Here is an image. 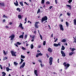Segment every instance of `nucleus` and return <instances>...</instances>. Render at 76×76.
<instances>
[{
	"label": "nucleus",
	"mask_w": 76,
	"mask_h": 76,
	"mask_svg": "<svg viewBox=\"0 0 76 76\" xmlns=\"http://www.w3.org/2000/svg\"><path fill=\"white\" fill-rule=\"evenodd\" d=\"M10 53L12 56H14V57H16V55L15 54V53H14V51L12 50L10 51Z\"/></svg>",
	"instance_id": "39448f33"
},
{
	"label": "nucleus",
	"mask_w": 76,
	"mask_h": 76,
	"mask_svg": "<svg viewBox=\"0 0 76 76\" xmlns=\"http://www.w3.org/2000/svg\"><path fill=\"white\" fill-rule=\"evenodd\" d=\"M41 39H42V36L41 35H40L39 36Z\"/></svg>",
	"instance_id": "37998d69"
},
{
	"label": "nucleus",
	"mask_w": 76,
	"mask_h": 76,
	"mask_svg": "<svg viewBox=\"0 0 76 76\" xmlns=\"http://www.w3.org/2000/svg\"><path fill=\"white\" fill-rule=\"evenodd\" d=\"M61 53L63 57H65V56H66V54L65 53H64V51L61 50Z\"/></svg>",
	"instance_id": "0eeeda50"
},
{
	"label": "nucleus",
	"mask_w": 76,
	"mask_h": 76,
	"mask_svg": "<svg viewBox=\"0 0 76 76\" xmlns=\"http://www.w3.org/2000/svg\"><path fill=\"white\" fill-rule=\"evenodd\" d=\"M35 36H34V35H33V37H31V39H35Z\"/></svg>",
	"instance_id": "a19ab883"
},
{
	"label": "nucleus",
	"mask_w": 76,
	"mask_h": 76,
	"mask_svg": "<svg viewBox=\"0 0 76 76\" xmlns=\"http://www.w3.org/2000/svg\"><path fill=\"white\" fill-rule=\"evenodd\" d=\"M34 34H36V33H37V31H36V30L35 31H34Z\"/></svg>",
	"instance_id": "69168bd1"
},
{
	"label": "nucleus",
	"mask_w": 76,
	"mask_h": 76,
	"mask_svg": "<svg viewBox=\"0 0 76 76\" xmlns=\"http://www.w3.org/2000/svg\"><path fill=\"white\" fill-rule=\"evenodd\" d=\"M7 57H5L4 58H3V60L4 61V60H7Z\"/></svg>",
	"instance_id": "4be33fe9"
},
{
	"label": "nucleus",
	"mask_w": 76,
	"mask_h": 76,
	"mask_svg": "<svg viewBox=\"0 0 76 76\" xmlns=\"http://www.w3.org/2000/svg\"><path fill=\"white\" fill-rule=\"evenodd\" d=\"M18 19H21L22 18V16L20 15H18Z\"/></svg>",
	"instance_id": "5701e85b"
},
{
	"label": "nucleus",
	"mask_w": 76,
	"mask_h": 76,
	"mask_svg": "<svg viewBox=\"0 0 76 76\" xmlns=\"http://www.w3.org/2000/svg\"><path fill=\"white\" fill-rule=\"evenodd\" d=\"M58 45V46H60L61 44H60V42H58V43L57 44Z\"/></svg>",
	"instance_id": "3c124183"
},
{
	"label": "nucleus",
	"mask_w": 76,
	"mask_h": 76,
	"mask_svg": "<svg viewBox=\"0 0 76 76\" xmlns=\"http://www.w3.org/2000/svg\"><path fill=\"white\" fill-rule=\"evenodd\" d=\"M9 25H12V22H10L9 23Z\"/></svg>",
	"instance_id": "774afa93"
},
{
	"label": "nucleus",
	"mask_w": 76,
	"mask_h": 76,
	"mask_svg": "<svg viewBox=\"0 0 76 76\" xmlns=\"http://www.w3.org/2000/svg\"><path fill=\"white\" fill-rule=\"evenodd\" d=\"M19 38H22L23 39V35H20L19 37Z\"/></svg>",
	"instance_id": "dca6fc26"
},
{
	"label": "nucleus",
	"mask_w": 76,
	"mask_h": 76,
	"mask_svg": "<svg viewBox=\"0 0 76 76\" xmlns=\"http://www.w3.org/2000/svg\"><path fill=\"white\" fill-rule=\"evenodd\" d=\"M36 57L37 58H38V57H39V55H38V53H37V54L36 55Z\"/></svg>",
	"instance_id": "603ef678"
},
{
	"label": "nucleus",
	"mask_w": 76,
	"mask_h": 76,
	"mask_svg": "<svg viewBox=\"0 0 76 76\" xmlns=\"http://www.w3.org/2000/svg\"><path fill=\"white\" fill-rule=\"evenodd\" d=\"M3 17H4V18H7V17L6 16H5V15H3Z\"/></svg>",
	"instance_id": "5fc2aeb1"
},
{
	"label": "nucleus",
	"mask_w": 76,
	"mask_h": 76,
	"mask_svg": "<svg viewBox=\"0 0 76 76\" xmlns=\"http://www.w3.org/2000/svg\"><path fill=\"white\" fill-rule=\"evenodd\" d=\"M25 66V62H23L22 65L20 66V69H22V68H23Z\"/></svg>",
	"instance_id": "423d86ee"
},
{
	"label": "nucleus",
	"mask_w": 76,
	"mask_h": 76,
	"mask_svg": "<svg viewBox=\"0 0 76 76\" xmlns=\"http://www.w3.org/2000/svg\"><path fill=\"white\" fill-rule=\"evenodd\" d=\"M0 6H2V7H4L5 6V4L3 2L0 3Z\"/></svg>",
	"instance_id": "1a4fd4ad"
},
{
	"label": "nucleus",
	"mask_w": 76,
	"mask_h": 76,
	"mask_svg": "<svg viewBox=\"0 0 76 76\" xmlns=\"http://www.w3.org/2000/svg\"><path fill=\"white\" fill-rule=\"evenodd\" d=\"M17 10L19 12H20V8H17Z\"/></svg>",
	"instance_id": "a878e982"
},
{
	"label": "nucleus",
	"mask_w": 76,
	"mask_h": 76,
	"mask_svg": "<svg viewBox=\"0 0 76 76\" xmlns=\"http://www.w3.org/2000/svg\"><path fill=\"white\" fill-rule=\"evenodd\" d=\"M45 44H46V42L45 41H44L43 43V44L44 45H45Z\"/></svg>",
	"instance_id": "473e14b6"
},
{
	"label": "nucleus",
	"mask_w": 76,
	"mask_h": 76,
	"mask_svg": "<svg viewBox=\"0 0 76 76\" xmlns=\"http://www.w3.org/2000/svg\"><path fill=\"white\" fill-rule=\"evenodd\" d=\"M39 56H42V53H38Z\"/></svg>",
	"instance_id": "393cba45"
},
{
	"label": "nucleus",
	"mask_w": 76,
	"mask_h": 76,
	"mask_svg": "<svg viewBox=\"0 0 76 76\" xmlns=\"http://www.w3.org/2000/svg\"><path fill=\"white\" fill-rule=\"evenodd\" d=\"M28 37V35H26L25 36V37H24V39H26V38H27V37Z\"/></svg>",
	"instance_id": "7c9ffc66"
},
{
	"label": "nucleus",
	"mask_w": 76,
	"mask_h": 76,
	"mask_svg": "<svg viewBox=\"0 0 76 76\" xmlns=\"http://www.w3.org/2000/svg\"><path fill=\"white\" fill-rule=\"evenodd\" d=\"M27 20V18L26 17L25 18V22H26Z\"/></svg>",
	"instance_id": "052dcab7"
},
{
	"label": "nucleus",
	"mask_w": 76,
	"mask_h": 76,
	"mask_svg": "<svg viewBox=\"0 0 76 76\" xmlns=\"http://www.w3.org/2000/svg\"><path fill=\"white\" fill-rule=\"evenodd\" d=\"M62 15H63V14H60V15H59V17H61V16H62Z\"/></svg>",
	"instance_id": "e2e57ef3"
},
{
	"label": "nucleus",
	"mask_w": 76,
	"mask_h": 76,
	"mask_svg": "<svg viewBox=\"0 0 76 76\" xmlns=\"http://www.w3.org/2000/svg\"><path fill=\"white\" fill-rule=\"evenodd\" d=\"M20 60H21V61L19 63V64H22V63H23V61H24V60L22 59V58H20Z\"/></svg>",
	"instance_id": "f8f14e48"
},
{
	"label": "nucleus",
	"mask_w": 76,
	"mask_h": 76,
	"mask_svg": "<svg viewBox=\"0 0 76 76\" xmlns=\"http://www.w3.org/2000/svg\"><path fill=\"white\" fill-rule=\"evenodd\" d=\"M31 42H34V39H32L31 40Z\"/></svg>",
	"instance_id": "338daca9"
},
{
	"label": "nucleus",
	"mask_w": 76,
	"mask_h": 76,
	"mask_svg": "<svg viewBox=\"0 0 76 76\" xmlns=\"http://www.w3.org/2000/svg\"><path fill=\"white\" fill-rule=\"evenodd\" d=\"M42 47V46L41 45H39L38 46V48H41Z\"/></svg>",
	"instance_id": "de8ad7c7"
},
{
	"label": "nucleus",
	"mask_w": 76,
	"mask_h": 76,
	"mask_svg": "<svg viewBox=\"0 0 76 76\" xmlns=\"http://www.w3.org/2000/svg\"><path fill=\"white\" fill-rule=\"evenodd\" d=\"M35 28H37V29H38V26H34Z\"/></svg>",
	"instance_id": "09e8293b"
},
{
	"label": "nucleus",
	"mask_w": 76,
	"mask_h": 76,
	"mask_svg": "<svg viewBox=\"0 0 76 76\" xmlns=\"http://www.w3.org/2000/svg\"><path fill=\"white\" fill-rule=\"evenodd\" d=\"M67 15H68V16H70V15H70L69 12H68L67 13Z\"/></svg>",
	"instance_id": "864d4df0"
},
{
	"label": "nucleus",
	"mask_w": 76,
	"mask_h": 76,
	"mask_svg": "<svg viewBox=\"0 0 76 76\" xmlns=\"http://www.w3.org/2000/svg\"><path fill=\"white\" fill-rule=\"evenodd\" d=\"M55 2L56 4H57V3H58V2H57V0H55Z\"/></svg>",
	"instance_id": "680f3d73"
},
{
	"label": "nucleus",
	"mask_w": 76,
	"mask_h": 76,
	"mask_svg": "<svg viewBox=\"0 0 76 76\" xmlns=\"http://www.w3.org/2000/svg\"><path fill=\"white\" fill-rule=\"evenodd\" d=\"M53 45L54 46V47H58V45H57V44H56V43H54L53 44Z\"/></svg>",
	"instance_id": "b1692460"
},
{
	"label": "nucleus",
	"mask_w": 76,
	"mask_h": 76,
	"mask_svg": "<svg viewBox=\"0 0 76 76\" xmlns=\"http://www.w3.org/2000/svg\"><path fill=\"white\" fill-rule=\"evenodd\" d=\"M53 57H50L49 58L50 61L49 62V63L50 65H52V64H53Z\"/></svg>",
	"instance_id": "7ed1b4c3"
},
{
	"label": "nucleus",
	"mask_w": 76,
	"mask_h": 76,
	"mask_svg": "<svg viewBox=\"0 0 76 76\" xmlns=\"http://www.w3.org/2000/svg\"><path fill=\"white\" fill-rule=\"evenodd\" d=\"M21 58H25V56H23L22 55H21Z\"/></svg>",
	"instance_id": "412c9836"
},
{
	"label": "nucleus",
	"mask_w": 76,
	"mask_h": 76,
	"mask_svg": "<svg viewBox=\"0 0 76 76\" xmlns=\"http://www.w3.org/2000/svg\"><path fill=\"white\" fill-rule=\"evenodd\" d=\"M65 49V47H64V46H63V45L62 46V47H61V50H64Z\"/></svg>",
	"instance_id": "4468645a"
},
{
	"label": "nucleus",
	"mask_w": 76,
	"mask_h": 76,
	"mask_svg": "<svg viewBox=\"0 0 76 76\" xmlns=\"http://www.w3.org/2000/svg\"><path fill=\"white\" fill-rule=\"evenodd\" d=\"M53 8V6H50V7H49V9H51V8Z\"/></svg>",
	"instance_id": "bf43d9fd"
},
{
	"label": "nucleus",
	"mask_w": 76,
	"mask_h": 76,
	"mask_svg": "<svg viewBox=\"0 0 76 76\" xmlns=\"http://www.w3.org/2000/svg\"><path fill=\"white\" fill-rule=\"evenodd\" d=\"M39 23V22H36L35 23L34 26H37L38 25V23Z\"/></svg>",
	"instance_id": "c85d7f7f"
},
{
	"label": "nucleus",
	"mask_w": 76,
	"mask_h": 76,
	"mask_svg": "<svg viewBox=\"0 0 76 76\" xmlns=\"http://www.w3.org/2000/svg\"><path fill=\"white\" fill-rule=\"evenodd\" d=\"M48 51H49V52H50L51 53L53 52V50H52L51 48H48Z\"/></svg>",
	"instance_id": "9d476101"
},
{
	"label": "nucleus",
	"mask_w": 76,
	"mask_h": 76,
	"mask_svg": "<svg viewBox=\"0 0 76 76\" xmlns=\"http://www.w3.org/2000/svg\"><path fill=\"white\" fill-rule=\"evenodd\" d=\"M59 27L60 28V30L62 31H64V28H63V25L59 24Z\"/></svg>",
	"instance_id": "20e7f679"
},
{
	"label": "nucleus",
	"mask_w": 76,
	"mask_h": 76,
	"mask_svg": "<svg viewBox=\"0 0 76 76\" xmlns=\"http://www.w3.org/2000/svg\"><path fill=\"white\" fill-rule=\"evenodd\" d=\"M34 74L36 75V76H38V73H37V70H34Z\"/></svg>",
	"instance_id": "9b49d317"
},
{
	"label": "nucleus",
	"mask_w": 76,
	"mask_h": 76,
	"mask_svg": "<svg viewBox=\"0 0 76 76\" xmlns=\"http://www.w3.org/2000/svg\"><path fill=\"white\" fill-rule=\"evenodd\" d=\"M74 24L75 25H76V20L75 19L73 20Z\"/></svg>",
	"instance_id": "2eb2a0df"
},
{
	"label": "nucleus",
	"mask_w": 76,
	"mask_h": 76,
	"mask_svg": "<svg viewBox=\"0 0 76 76\" xmlns=\"http://www.w3.org/2000/svg\"><path fill=\"white\" fill-rule=\"evenodd\" d=\"M40 12V9H39L37 12V14H38Z\"/></svg>",
	"instance_id": "4c0bfd02"
},
{
	"label": "nucleus",
	"mask_w": 76,
	"mask_h": 76,
	"mask_svg": "<svg viewBox=\"0 0 76 76\" xmlns=\"http://www.w3.org/2000/svg\"><path fill=\"white\" fill-rule=\"evenodd\" d=\"M15 37V35L14 34H12V35L11 36V37L12 38H14Z\"/></svg>",
	"instance_id": "c756f323"
},
{
	"label": "nucleus",
	"mask_w": 76,
	"mask_h": 76,
	"mask_svg": "<svg viewBox=\"0 0 76 76\" xmlns=\"http://www.w3.org/2000/svg\"><path fill=\"white\" fill-rule=\"evenodd\" d=\"M57 41H58V39L57 38L54 41V42H57Z\"/></svg>",
	"instance_id": "4d7b16f0"
},
{
	"label": "nucleus",
	"mask_w": 76,
	"mask_h": 76,
	"mask_svg": "<svg viewBox=\"0 0 76 76\" xmlns=\"http://www.w3.org/2000/svg\"><path fill=\"white\" fill-rule=\"evenodd\" d=\"M46 56L47 57V58H48L49 57V56L48 55V53H46Z\"/></svg>",
	"instance_id": "8fccbe9b"
},
{
	"label": "nucleus",
	"mask_w": 76,
	"mask_h": 76,
	"mask_svg": "<svg viewBox=\"0 0 76 76\" xmlns=\"http://www.w3.org/2000/svg\"><path fill=\"white\" fill-rule=\"evenodd\" d=\"M66 24L67 27H69V23H68V22L66 21Z\"/></svg>",
	"instance_id": "6ab92c4d"
},
{
	"label": "nucleus",
	"mask_w": 76,
	"mask_h": 76,
	"mask_svg": "<svg viewBox=\"0 0 76 76\" xmlns=\"http://www.w3.org/2000/svg\"><path fill=\"white\" fill-rule=\"evenodd\" d=\"M45 2V0H42L41 1L42 4H44Z\"/></svg>",
	"instance_id": "cd10ccee"
},
{
	"label": "nucleus",
	"mask_w": 76,
	"mask_h": 76,
	"mask_svg": "<svg viewBox=\"0 0 76 76\" xmlns=\"http://www.w3.org/2000/svg\"><path fill=\"white\" fill-rule=\"evenodd\" d=\"M18 27L20 28L22 30L23 29V27L22 26V23H20V25H19V26H18Z\"/></svg>",
	"instance_id": "6e6552de"
},
{
	"label": "nucleus",
	"mask_w": 76,
	"mask_h": 76,
	"mask_svg": "<svg viewBox=\"0 0 76 76\" xmlns=\"http://www.w3.org/2000/svg\"><path fill=\"white\" fill-rule=\"evenodd\" d=\"M66 6H67V7H69V9L70 10L72 9V7L70 5H66Z\"/></svg>",
	"instance_id": "ddd939ff"
},
{
	"label": "nucleus",
	"mask_w": 76,
	"mask_h": 76,
	"mask_svg": "<svg viewBox=\"0 0 76 76\" xmlns=\"http://www.w3.org/2000/svg\"><path fill=\"white\" fill-rule=\"evenodd\" d=\"M47 21H45L43 23V24H45V23H47Z\"/></svg>",
	"instance_id": "0e129e2a"
},
{
	"label": "nucleus",
	"mask_w": 76,
	"mask_h": 76,
	"mask_svg": "<svg viewBox=\"0 0 76 76\" xmlns=\"http://www.w3.org/2000/svg\"><path fill=\"white\" fill-rule=\"evenodd\" d=\"M46 3L47 4H50V2L48 1H47V2H46Z\"/></svg>",
	"instance_id": "a18cd8bd"
},
{
	"label": "nucleus",
	"mask_w": 76,
	"mask_h": 76,
	"mask_svg": "<svg viewBox=\"0 0 76 76\" xmlns=\"http://www.w3.org/2000/svg\"><path fill=\"white\" fill-rule=\"evenodd\" d=\"M72 0H69V1H68V2L69 3H72Z\"/></svg>",
	"instance_id": "58836bf2"
},
{
	"label": "nucleus",
	"mask_w": 76,
	"mask_h": 76,
	"mask_svg": "<svg viewBox=\"0 0 76 76\" xmlns=\"http://www.w3.org/2000/svg\"><path fill=\"white\" fill-rule=\"evenodd\" d=\"M63 65H64V67H64V69L65 70H67V69L68 68V67L70 66V64H66V63L64 62L63 63Z\"/></svg>",
	"instance_id": "f257e3e1"
},
{
	"label": "nucleus",
	"mask_w": 76,
	"mask_h": 76,
	"mask_svg": "<svg viewBox=\"0 0 76 76\" xmlns=\"http://www.w3.org/2000/svg\"><path fill=\"white\" fill-rule=\"evenodd\" d=\"M61 42H66V40L65 39H63L61 41Z\"/></svg>",
	"instance_id": "a211bd4d"
},
{
	"label": "nucleus",
	"mask_w": 76,
	"mask_h": 76,
	"mask_svg": "<svg viewBox=\"0 0 76 76\" xmlns=\"http://www.w3.org/2000/svg\"><path fill=\"white\" fill-rule=\"evenodd\" d=\"M14 64H15V65H17V64H18V63L16 62H14Z\"/></svg>",
	"instance_id": "c9c22d12"
},
{
	"label": "nucleus",
	"mask_w": 76,
	"mask_h": 76,
	"mask_svg": "<svg viewBox=\"0 0 76 76\" xmlns=\"http://www.w3.org/2000/svg\"><path fill=\"white\" fill-rule=\"evenodd\" d=\"M73 54V52H71L69 53V56H72Z\"/></svg>",
	"instance_id": "e433bc0d"
},
{
	"label": "nucleus",
	"mask_w": 76,
	"mask_h": 76,
	"mask_svg": "<svg viewBox=\"0 0 76 76\" xmlns=\"http://www.w3.org/2000/svg\"><path fill=\"white\" fill-rule=\"evenodd\" d=\"M31 49H32L34 48V45L32 44H31Z\"/></svg>",
	"instance_id": "2f4dec72"
},
{
	"label": "nucleus",
	"mask_w": 76,
	"mask_h": 76,
	"mask_svg": "<svg viewBox=\"0 0 76 76\" xmlns=\"http://www.w3.org/2000/svg\"><path fill=\"white\" fill-rule=\"evenodd\" d=\"M73 38L74 39V41L73 42V43H75H75H76V39L74 37H73Z\"/></svg>",
	"instance_id": "bb28decb"
},
{
	"label": "nucleus",
	"mask_w": 76,
	"mask_h": 76,
	"mask_svg": "<svg viewBox=\"0 0 76 76\" xmlns=\"http://www.w3.org/2000/svg\"><path fill=\"white\" fill-rule=\"evenodd\" d=\"M2 74H3V75H2V76H6V73H5L4 72H2Z\"/></svg>",
	"instance_id": "aec40b11"
},
{
	"label": "nucleus",
	"mask_w": 76,
	"mask_h": 76,
	"mask_svg": "<svg viewBox=\"0 0 76 76\" xmlns=\"http://www.w3.org/2000/svg\"><path fill=\"white\" fill-rule=\"evenodd\" d=\"M6 69L7 72H8L9 71V68L8 67H7L6 68Z\"/></svg>",
	"instance_id": "72a5a7b5"
},
{
	"label": "nucleus",
	"mask_w": 76,
	"mask_h": 76,
	"mask_svg": "<svg viewBox=\"0 0 76 76\" xmlns=\"http://www.w3.org/2000/svg\"><path fill=\"white\" fill-rule=\"evenodd\" d=\"M38 61L39 62V63H42V61L41 60H39Z\"/></svg>",
	"instance_id": "13d9d810"
},
{
	"label": "nucleus",
	"mask_w": 76,
	"mask_h": 76,
	"mask_svg": "<svg viewBox=\"0 0 76 76\" xmlns=\"http://www.w3.org/2000/svg\"><path fill=\"white\" fill-rule=\"evenodd\" d=\"M3 53L4 55H6V52L4 51V50H3Z\"/></svg>",
	"instance_id": "ea45409f"
},
{
	"label": "nucleus",
	"mask_w": 76,
	"mask_h": 76,
	"mask_svg": "<svg viewBox=\"0 0 76 76\" xmlns=\"http://www.w3.org/2000/svg\"><path fill=\"white\" fill-rule=\"evenodd\" d=\"M0 67L1 69V70H2V69H3V68L2 67V66H1V64L0 65Z\"/></svg>",
	"instance_id": "6e6d98bb"
},
{
	"label": "nucleus",
	"mask_w": 76,
	"mask_h": 76,
	"mask_svg": "<svg viewBox=\"0 0 76 76\" xmlns=\"http://www.w3.org/2000/svg\"><path fill=\"white\" fill-rule=\"evenodd\" d=\"M23 1H21L20 2V4H21V6H23Z\"/></svg>",
	"instance_id": "f3484780"
},
{
	"label": "nucleus",
	"mask_w": 76,
	"mask_h": 76,
	"mask_svg": "<svg viewBox=\"0 0 76 76\" xmlns=\"http://www.w3.org/2000/svg\"><path fill=\"white\" fill-rule=\"evenodd\" d=\"M76 49H75L74 48H72V52H73V51H75V50Z\"/></svg>",
	"instance_id": "49530a36"
},
{
	"label": "nucleus",
	"mask_w": 76,
	"mask_h": 76,
	"mask_svg": "<svg viewBox=\"0 0 76 76\" xmlns=\"http://www.w3.org/2000/svg\"><path fill=\"white\" fill-rule=\"evenodd\" d=\"M14 4H15V5L16 6H18V3H15V2H14Z\"/></svg>",
	"instance_id": "f704fd0d"
},
{
	"label": "nucleus",
	"mask_w": 76,
	"mask_h": 76,
	"mask_svg": "<svg viewBox=\"0 0 76 76\" xmlns=\"http://www.w3.org/2000/svg\"><path fill=\"white\" fill-rule=\"evenodd\" d=\"M17 45L18 44V45H20V44H21V43H20L19 42H17Z\"/></svg>",
	"instance_id": "79ce46f5"
},
{
	"label": "nucleus",
	"mask_w": 76,
	"mask_h": 76,
	"mask_svg": "<svg viewBox=\"0 0 76 76\" xmlns=\"http://www.w3.org/2000/svg\"><path fill=\"white\" fill-rule=\"evenodd\" d=\"M21 48L23 50H26V48H24V47H22V48Z\"/></svg>",
	"instance_id": "c03bdc74"
},
{
	"label": "nucleus",
	"mask_w": 76,
	"mask_h": 76,
	"mask_svg": "<svg viewBox=\"0 0 76 76\" xmlns=\"http://www.w3.org/2000/svg\"><path fill=\"white\" fill-rule=\"evenodd\" d=\"M48 19V18L47 16H45L44 17H43L42 18L41 20V23H43L44 21L47 20Z\"/></svg>",
	"instance_id": "f03ea898"
}]
</instances>
